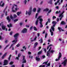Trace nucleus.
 I'll use <instances>...</instances> for the list:
<instances>
[{"label":"nucleus","instance_id":"nucleus-1","mask_svg":"<svg viewBox=\"0 0 67 67\" xmlns=\"http://www.w3.org/2000/svg\"><path fill=\"white\" fill-rule=\"evenodd\" d=\"M19 33H18L14 35V37L15 38V40H13L12 41V43H13V42H15L11 44L9 48V49H10V48H11L12 47L13 45L16 43V42H18V36H19Z\"/></svg>","mask_w":67,"mask_h":67},{"label":"nucleus","instance_id":"nucleus-2","mask_svg":"<svg viewBox=\"0 0 67 67\" xmlns=\"http://www.w3.org/2000/svg\"><path fill=\"white\" fill-rule=\"evenodd\" d=\"M27 29L25 28L22 30L21 31V32L24 34L26 33H27Z\"/></svg>","mask_w":67,"mask_h":67},{"label":"nucleus","instance_id":"nucleus-3","mask_svg":"<svg viewBox=\"0 0 67 67\" xmlns=\"http://www.w3.org/2000/svg\"><path fill=\"white\" fill-rule=\"evenodd\" d=\"M3 63V66H5V65H7L8 64V61L7 60H5L4 61Z\"/></svg>","mask_w":67,"mask_h":67},{"label":"nucleus","instance_id":"nucleus-4","mask_svg":"<svg viewBox=\"0 0 67 67\" xmlns=\"http://www.w3.org/2000/svg\"><path fill=\"white\" fill-rule=\"evenodd\" d=\"M59 55L58 59H55V61L56 62H57V61H58V60H59L60 59V58H61L62 57V53H61L60 52H59Z\"/></svg>","mask_w":67,"mask_h":67},{"label":"nucleus","instance_id":"nucleus-5","mask_svg":"<svg viewBox=\"0 0 67 67\" xmlns=\"http://www.w3.org/2000/svg\"><path fill=\"white\" fill-rule=\"evenodd\" d=\"M26 63V60L25 58V56H23V59L22 63L23 64L24 63Z\"/></svg>","mask_w":67,"mask_h":67},{"label":"nucleus","instance_id":"nucleus-6","mask_svg":"<svg viewBox=\"0 0 67 67\" xmlns=\"http://www.w3.org/2000/svg\"><path fill=\"white\" fill-rule=\"evenodd\" d=\"M31 13H32V8H30L29 10L28 13V14L29 15H30L31 14Z\"/></svg>","mask_w":67,"mask_h":67},{"label":"nucleus","instance_id":"nucleus-7","mask_svg":"<svg viewBox=\"0 0 67 67\" xmlns=\"http://www.w3.org/2000/svg\"><path fill=\"white\" fill-rule=\"evenodd\" d=\"M7 54V53H5L2 57L1 58L2 59H3L6 56Z\"/></svg>","mask_w":67,"mask_h":67},{"label":"nucleus","instance_id":"nucleus-8","mask_svg":"<svg viewBox=\"0 0 67 67\" xmlns=\"http://www.w3.org/2000/svg\"><path fill=\"white\" fill-rule=\"evenodd\" d=\"M6 19L7 20H8V22H11V19L10 18V17H9V16H8L7 17Z\"/></svg>","mask_w":67,"mask_h":67},{"label":"nucleus","instance_id":"nucleus-9","mask_svg":"<svg viewBox=\"0 0 67 67\" xmlns=\"http://www.w3.org/2000/svg\"><path fill=\"white\" fill-rule=\"evenodd\" d=\"M5 27H5V25H2V30H5Z\"/></svg>","mask_w":67,"mask_h":67},{"label":"nucleus","instance_id":"nucleus-10","mask_svg":"<svg viewBox=\"0 0 67 67\" xmlns=\"http://www.w3.org/2000/svg\"><path fill=\"white\" fill-rule=\"evenodd\" d=\"M21 56V54L19 53L18 55V57H17L16 58L17 60H19V58Z\"/></svg>","mask_w":67,"mask_h":67},{"label":"nucleus","instance_id":"nucleus-11","mask_svg":"<svg viewBox=\"0 0 67 67\" xmlns=\"http://www.w3.org/2000/svg\"><path fill=\"white\" fill-rule=\"evenodd\" d=\"M61 25H66V23L64 21H62L61 22Z\"/></svg>","mask_w":67,"mask_h":67},{"label":"nucleus","instance_id":"nucleus-12","mask_svg":"<svg viewBox=\"0 0 67 67\" xmlns=\"http://www.w3.org/2000/svg\"><path fill=\"white\" fill-rule=\"evenodd\" d=\"M36 60H37V61L38 62H39V61H40V58H38V57H36Z\"/></svg>","mask_w":67,"mask_h":67},{"label":"nucleus","instance_id":"nucleus-13","mask_svg":"<svg viewBox=\"0 0 67 67\" xmlns=\"http://www.w3.org/2000/svg\"><path fill=\"white\" fill-rule=\"evenodd\" d=\"M38 45V43L37 42H36V43H35L34 44V48H35L36 47V46Z\"/></svg>","mask_w":67,"mask_h":67},{"label":"nucleus","instance_id":"nucleus-14","mask_svg":"<svg viewBox=\"0 0 67 67\" xmlns=\"http://www.w3.org/2000/svg\"><path fill=\"white\" fill-rule=\"evenodd\" d=\"M14 5H13V7L12 8V11L13 12H15V11L13 10V9H14Z\"/></svg>","mask_w":67,"mask_h":67},{"label":"nucleus","instance_id":"nucleus-15","mask_svg":"<svg viewBox=\"0 0 67 67\" xmlns=\"http://www.w3.org/2000/svg\"><path fill=\"white\" fill-rule=\"evenodd\" d=\"M64 13V11H63V13H62L61 14H60L59 15V17H61V16H63V13Z\"/></svg>","mask_w":67,"mask_h":67},{"label":"nucleus","instance_id":"nucleus-16","mask_svg":"<svg viewBox=\"0 0 67 67\" xmlns=\"http://www.w3.org/2000/svg\"><path fill=\"white\" fill-rule=\"evenodd\" d=\"M12 24L11 23H10L9 24V25H7V26L8 27H12Z\"/></svg>","mask_w":67,"mask_h":67},{"label":"nucleus","instance_id":"nucleus-17","mask_svg":"<svg viewBox=\"0 0 67 67\" xmlns=\"http://www.w3.org/2000/svg\"><path fill=\"white\" fill-rule=\"evenodd\" d=\"M42 53V51H40L38 52V55H40Z\"/></svg>","mask_w":67,"mask_h":67},{"label":"nucleus","instance_id":"nucleus-18","mask_svg":"<svg viewBox=\"0 0 67 67\" xmlns=\"http://www.w3.org/2000/svg\"><path fill=\"white\" fill-rule=\"evenodd\" d=\"M67 59H65L64 61V62L62 63V64H63V63H65L66 64L67 63Z\"/></svg>","mask_w":67,"mask_h":67},{"label":"nucleus","instance_id":"nucleus-19","mask_svg":"<svg viewBox=\"0 0 67 67\" xmlns=\"http://www.w3.org/2000/svg\"><path fill=\"white\" fill-rule=\"evenodd\" d=\"M38 20H37L35 22V24L36 25H38Z\"/></svg>","mask_w":67,"mask_h":67},{"label":"nucleus","instance_id":"nucleus-20","mask_svg":"<svg viewBox=\"0 0 67 67\" xmlns=\"http://www.w3.org/2000/svg\"><path fill=\"white\" fill-rule=\"evenodd\" d=\"M9 45H10V44H9L8 45H7V46H6L4 48V50H5V49H7V47H8L9 46Z\"/></svg>","mask_w":67,"mask_h":67},{"label":"nucleus","instance_id":"nucleus-21","mask_svg":"<svg viewBox=\"0 0 67 67\" xmlns=\"http://www.w3.org/2000/svg\"><path fill=\"white\" fill-rule=\"evenodd\" d=\"M48 10H49V9L47 8H46V9H44V10H43V11L44 12V11H48Z\"/></svg>","mask_w":67,"mask_h":67},{"label":"nucleus","instance_id":"nucleus-22","mask_svg":"<svg viewBox=\"0 0 67 67\" xmlns=\"http://www.w3.org/2000/svg\"><path fill=\"white\" fill-rule=\"evenodd\" d=\"M11 54L9 56L8 58V60L9 61H10L11 59Z\"/></svg>","mask_w":67,"mask_h":67},{"label":"nucleus","instance_id":"nucleus-23","mask_svg":"<svg viewBox=\"0 0 67 67\" xmlns=\"http://www.w3.org/2000/svg\"><path fill=\"white\" fill-rule=\"evenodd\" d=\"M40 11H41V8H38L37 10V12L38 13H39Z\"/></svg>","mask_w":67,"mask_h":67},{"label":"nucleus","instance_id":"nucleus-24","mask_svg":"<svg viewBox=\"0 0 67 67\" xmlns=\"http://www.w3.org/2000/svg\"><path fill=\"white\" fill-rule=\"evenodd\" d=\"M14 63V62H13L11 61L10 63H9V65H12V64H13Z\"/></svg>","mask_w":67,"mask_h":67},{"label":"nucleus","instance_id":"nucleus-25","mask_svg":"<svg viewBox=\"0 0 67 67\" xmlns=\"http://www.w3.org/2000/svg\"><path fill=\"white\" fill-rule=\"evenodd\" d=\"M21 12H18L17 13V14L18 15H19L20 14H21Z\"/></svg>","mask_w":67,"mask_h":67},{"label":"nucleus","instance_id":"nucleus-26","mask_svg":"<svg viewBox=\"0 0 67 67\" xmlns=\"http://www.w3.org/2000/svg\"><path fill=\"white\" fill-rule=\"evenodd\" d=\"M34 30L35 31H37V28L35 26H34Z\"/></svg>","mask_w":67,"mask_h":67},{"label":"nucleus","instance_id":"nucleus-27","mask_svg":"<svg viewBox=\"0 0 67 67\" xmlns=\"http://www.w3.org/2000/svg\"><path fill=\"white\" fill-rule=\"evenodd\" d=\"M36 8H34L33 9V12H36Z\"/></svg>","mask_w":67,"mask_h":67},{"label":"nucleus","instance_id":"nucleus-28","mask_svg":"<svg viewBox=\"0 0 67 67\" xmlns=\"http://www.w3.org/2000/svg\"><path fill=\"white\" fill-rule=\"evenodd\" d=\"M52 24H56L57 23V22L56 21H53L52 22Z\"/></svg>","mask_w":67,"mask_h":67},{"label":"nucleus","instance_id":"nucleus-29","mask_svg":"<svg viewBox=\"0 0 67 67\" xmlns=\"http://www.w3.org/2000/svg\"><path fill=\"white\" fill-rule=\"evenodd\" d=\"M52 0H50V1L49 2V3L50 4H52Z\"/></svg>","mask_w":67,"mask_h":67},{"label":"nucleus","instance_id":"nucleus-30","mask_svg":"<svg viewBox=\"0 0 67 67\" xmlns=\"http://www.w3.org/2000/svg\"><path fill=\"white\" fill-rule=\"evenodd\" d=\"M60 11L59 10V11H57L55 13L56 14H58V13H60Z\"/></svg>","mask_w":67,"mask_h":67},{"label":"nucleus","instance_id":"nucleus-31","mask_svg":"<svg viewBox=\"0 0 67 67\" xmlns=\"http://www.w3.org/2000/svg\"><path fill=\"white\" fill-rule=\"evenodd\" d=\"M10 18L11 19H14V17H13L11 15L10 16Z\"/></svg>","mask_w":67,"mask_h":67},{"label":"nucleus","instance_id":"nucleus-32","mask_svg":"<svg viewBox=\"0 0 67 67\" xmlns=\"http://www.w3.org/2000/svg\"><path fill=\"white\" fill-rule=\"evenodd\" d=\"M51 29L53 31H54V30H55V28H54V27H52Z\"/></svg>","mask_w":67,"mask_h":67},{"label":"nucleus","instance_id":"nucleus-33","mask_svg":"<svg viewBox=\"0 0 67 67\" xmlns=\"http://www.w3.org/2000/svg\"><path fill=\"white\" fill-rule=\"evenodd\" d=\"M24 3L25 4H26V3L27 2V1L26 0H25L24 1Z\"/></svg>","mask_w":67,"mask_h":67},{"label":"nucleus","instance_id":"nucleus-34","mask_svg":"<svg viewBox=\"0 0 67 67\" xmlns=\"http://www.w3.org/2000/svg\"><path fill=\"white\" fill-rule=\"evenodd\" d=\"M48 60L46 62H43V64H46H46H47V63H48Z\"/></svg>","mask_w":67,"mask_h":67},{"label":"nucleus","instance_id":"nucleus-35","mask_svg":"<svg viewBox=\"0 0 67 67\" xmlns=\"http://www.w3.org/2000/svg\"><path fill=\"white\" fill-rule=\"evenodd\" d=\"M18 21V19H16L14 20V22H16Z\"/></svg>","mask_w":67,"mask_h":67},{"label":"nucleus","instance_id":"nucleus-36","mask_svg":"<svg viewBox=\"0 0 67 67\" xmlns=\"http://www.w3.org/2000/svg\"><path fill=\"white\" fill-rule=\"evenodd\" d=\"M50 52L51 53H53V52H55V51L51 50Z\"/></svg>","mask_w":67,"mask_h":67},{"label":"nucleus","instance_id":"nucleus-37","mask_svg":"<svg viewBox=\"0 0 67 67\" xmlns=\"http://www.w3.org/2000/svg\"><path fill=\"white\" fill-rule=\"evenodd\" d=\"M42 18V16H38V18L37 19V20L38 19H41Z\"/></svg>","mask_w":67,"mask_h":67},{"label":"nucleus","instance_id":"nucleus-38","mask_svg":"<svg viewBox=\"0 0 67 67\" xmlns=\"http://www.w3.org/2000/svg\"><path fill=\"white\" fill-rule=\"evenodd\" d=\"M14 19L15 18H16L17 17V16L15 15V14H14Z\"/></svg>","mask_w":67,"mask_h":67},{"label":"nucleus","instance_id":"nucleus-39","mask_svg":"<svg viewBox=\"0 0 67 67\" xmlns=\"http://www.w3.org/2000/svg\"><path fill=\"white\" fill-rule=\"evenodd\" d=\"M7 9V7L5 8L4 9L3 11V12L4 13H5V10Z\"/></svg>","mask_w":67,"mask_h":67},{"label":"nucleus","instance_id":"nucleus-40","mask_svg":"<svg viewBox=\"0 0 67 67\" xmlns=\"http://www.w3.org/2000/svg\"><path fill=\"white\" fill-rule=\"evenodd\" d=\"M47 34L46 33L45 35V38L47 37Z\"/></svg>","mask_w":67,"mask_h":67},{"label":"nucleus","instance_id":"nucleus-41","mask_svg":"<svg viewBox=\"0 0 67 67\" xmlns=\"http://www.w3.org/2000/svg\"><path fill=\"white\" fill-rule=\"evenodd\" d=\"M39 20L40 21V22H42V21H43V19L40 18V19Z\"/></svg>","mask_w":67,"mask_h":67},{"label":"nucleus","instance_id":"nucleus-42","mask_svg":"<svg viewBox=\"0 0 67 67\" xmlns=\"http://www.w3.org/2000/svg\"><path fill=\"white\" fill-rule=\"evenodd\" d=\"M50 55V54H49V53H47V56H48L49 57V56Z\"/></svg>","mask_w":67,"mask_h":67},{"label":"nucleus","instance_id":"nucleus-43","mask_svg":"<svg viewBox=\"0 0 67 67\" xmlns=\"http://www.w3.org/2000/svg\"><path fill=\"white\" fill-rule=\"evenodd\" d=\"M23 49L25 48V50H26V48L25 47V46H24L23 47Z\"/></svg>","mask_w":67,"mask_h":67},{"label":"nucleus","instance_id":"nucleus-44","mask_svg":"<svg viewBox=\"0 0 67 67\" xmlns=\"http://www.w3.org/2000/svg\"><path fill=\"white\" fill-rule=\"evenodd\" d=\"M50 65H51V63H48L47 64V66H49Z\"/></svg>","mask_w":67,"mask_h":67},{"label":"nucleus","instance_id":"nucleus-45","mask_svg":"<svg viewBox=\"0 0 67 67\" xmlns=\"http://www.w3.org/2000/svg\"><path fill=\"white\" fill-rule=\"evenodd\" d=\"M41 40V43H43V39H40Z\"/></svg>","mask_w":67,"mask_h":67},{"label":"nucleus","instance_id":"nucleus-46","mask_svg":"<svg viewBox=\"0 0 67 67\" xmlns=\"http://www.w3.org/2000/svg\"><path fill=\"white\" fill-rule=\"evenodd\" d=\"M56 16H53L52 18V19H56Z\"/></svg>","mask_w":67,"mask_h":67},{"label":"nucleus","instance_id":"nucleus-47","mask_svg":"<svg viewBox=\"0 0 67 67\" xmlns=\"http://www.w3.org/2000/svg\"><path fill=\"white\" fill-rule=\"evenodd\" d=\"M33 26H31L30 28V30H32V29H33Z\"/></svg>","mask_w":67,"mask_h":67},{"label":"nucleus","instance_id":"nucleus-48","mask_svg":"<svg viewBox=\"0 0 67 67\" xmlns=\"http://www.w3.org/2000/svg\"><path fill=\"white\" fill-rule=\"evenodd\" d=\"M4 5V3H3L1 5H0L1 6V7H3V6Z\"/></svg>","mask_w":67,"mask_h":67},{"label":"nucleus","instance_id":"nucleus-49","mask_svg":"<svg viewBox=\"0 0 67 67\" xmlns=\"http://www.w3.org/2000/svg\"><path fill=\"white\" fill-rule=\"evenodd\" d=\"M20 45L19 43H18L17 45H16V46H17V47H19V46H20Z\"/></svg>","mask_w":67,"mask_h":67},{"label":"nucleus","instance_id":"nucleus-50","mask_svg":"<svg viewBox=\"0 0 67 67\" xmlns=\"http://www.w3.org/2000/svg\"><path fill=\"white\" fill-rule=\"evenodd\" d=\"M42 57L43 58H45L46 57L44 55H43L42 56Z\"/></svg>","mask_w":67,"mask_h":67},{"label":"nucleus","instance_id":"nucleus-51","mask_svg":"<svg viewBox=\"0 0 67 67\" xmlns=\"http://www.w3.org/2000/svg\"><path fill=\"white\" fill-rule=\"evenodd\" d=\"M58 29L59 30H61L62 28H60L59 27H58Z\"/></svg>","mask_w":67,"mask_h":67},{"label":"nucleus","instance_id":"nucleus-52","mask_svg":"<svg viewBox=\"0 0 67 67\" xmlns=\"http://www.w3.org/2000/svg\"><path fill=\"white\" fill-rule=\"evenodd\" d=\"M43 25H42V24H41L40 26V27H43Z\"/></svg>","mask_w":67,"mask_h":67},{"label":"nucleus","instance_id":"nucleus-53","mask_svg":"<svg viewBox=\"0 0 67 67\" xmlns=\"http://www.w3.org/2000/svg\"><path fill=\"white\" fill-rule=\"evenodd\" d=\"M13 33V32L12 31L10 32V35H12V34Z\"/></svg>","mask_w":67,"mask_h":67},{"label":"nucleus","instance_id":"nucleus-54","mask_svg":"<svg viewBox=\"0 0 67 67\" xmlns=\"http://www.w3.org/2000/svg\"><path fill=\"white\" fill-rule=\"evenodd\" d=\"M44 51L45 53H46V49L45 48L44 49Z\"/></svg>","mask_w":67,"mask_h":67},{"label":"nucleus","instance_id":"nucleus-55","mask_svg":"<svg viewBox=\"0 0 67 67\" xmlns=\"http://www.w3.org/2000/svg\"><path fill=\"white\" fill-rule=\"evenodd\" d=\"M51 35L52 36L53 35V32H51Z\"/></svg>","mask_w":67,"mask_h":67},{"label":"nucleus","instance_id":"nucleus-56","mask_svg":"<svg viewBox=\"0 0 67 67\" xmlns=\"http://www.w3.org/2000/svg\"><path fill=\"white\" fill-rule=\"evenodd\" d=\"M37 35L38 37H39V36H40V34L39 33H38L37 34Z\"/></svg>","mask_w":67,"mask_h":67},{"label":"nucleus","instance_id":"nucleus-57","mask_svg":"<svg viewBox=\"0 0 67 67\" xmlns=\"http://www.w3.org/2000/svg\"><path fill=\"white\" fill-rule=\"evenodd\" d=\"M26 26L27 27H30V26H29V25H26Z\"/></svg>","mask_w":67,"mask_h":67},{"label":"nucleus","instance_id":"nucleus-58","mask_svg":"<svg viewBox=\"0 0 67 67\" xmlns=\"http://www.w3.org/2000/svg\"><path fill=\"white\" fill-rule=\"evenodd\" d=\"M50 20H51V19H48V22H49V23H50Z\"/></svg>","mask_w":67,"mask_h":67},{"label":"nucleus","instance_id":"nucleus-59","mask_svg":"<svg viewBox=\"0 0 67 67\" xmlns=\"http://www.w3.org/2000/svg\"><path fill=\"white\" fill-rule=\"evenodd\" d=\"M52 12V10H50L48 12V13H49L50 12Z\"/></svg>","mask_w":67,"mask_h":67},{"label":"nucleus","instance_id":"nucleus-60","mask_svg":"<svg viewBox=\"0 0 67 67\" xmlns=\"http://www.w3.org/2000/svg\"><path fill=\"white\" fill-rule=\"evenodd\" d=\"M29 57V58H33L32 56H31L30 55Z\"/></svg>","mask_w":67,"mask_h":67},{"label":"nucleus","instance_id":"nucleus-61","mask_svg":"<svg viewBox=\"0 0 67 67\" xmlns=\"http://www.w3.org/2000/svg\"><path fill=\"white\" fill-rule=\"evenodd\" d=\"M28 54H29V55H31V52H28Z\"/></svg>","mask_w":67,"mask_h":67},{"label":"nucleus","instance_id":"nucleus-62","mask_svg":"<svg viewBox=\"0 0 67 67\" xmlns=\"http://www.w3.org/2000/svg\"><path fill=\"white\" fill-rule=\"evenodd\" d=\"M63 64H64L63 65L64 66H66V63H63Z\"/></svg>","mask_w":67,"mask_h":67},{"label":"nucleus","instance_id":"nucleus-63","mask_svg":"<svg viewBox=\"0 0 67 67\" xmlns=\"http://www.w3.org/2000/svg\"><path fill=\"white\" fill-rule=\"evenodd\" d=\"M24 64H22V67H24Z\"/></svg>","mask_w":67,"mask_h":67},{"label":"nucleus","instance_id":"nucleus-64","mask_svg":"<svg viewBox=\"0 0 67 67\" xmlns=\"http://www.w3.org/2000/svg\"><path fill=\"white\" fill-rule=\"evenodd\" d=\"M11 67H15V65H13Z\"/></svg>","mask_w":67,"mask_h":67}]
</instances>
